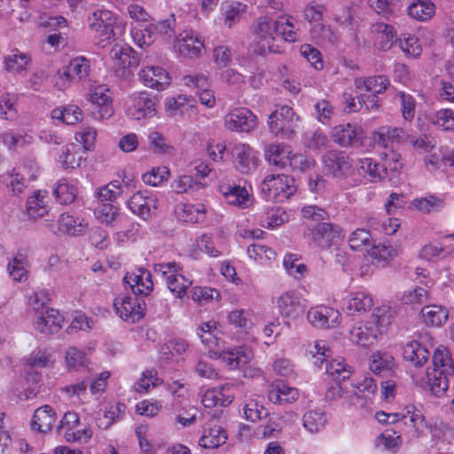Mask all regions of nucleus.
I'll list each match as a JSON object with an SVG mask.
<instances>
[{
  "instance_id": "f257e3e1",
  "label": "nucleus",
  "mask_w": 454,
  "mask_h": 454,
  "mask_svg": "<svg viewBox=\"0 0 454 454\" xmlns=\"http://www.w3.org/2000/svg\"><path fill=\"white\" fill-rule=\"evenodd\" d=\"M51 299L48 290L40 289L30 294L27 300L28 310L33 314V328L43 335L57 333L65 320L58 309L47 306Z\"/></svg>"
},
{
  "instance_id": "f03ea898",
  "label": "nucleus",
  "mask_w": 454,
  "mask_h": 454,
  "mask_svg": "<svg viewBox=\"0 0 454 454\" xmlns=\"http://www.w3.org/2000/svg\"><path fill=\"white\" fill-rule=\"evenodd\" d=\"M278 23L269 17H260L253 26V41L250 48L254 54L265 56L270 53L280 52L276 43Z\"/></svg>"
},
{
  "instance_id": "7ed1b4c3",
  "label": "nucleus",
  "mask_w": 454,
  "mask_h": 454,
  "mask_svg": "<svg viewBox=\"0 0 454 454\" xmlns=\"http://www.w3.org/2000/svg\"><path fill=\"white\" fill-rule=\"evenodd\" d=\"M153 270L165 280L168 289L176 298L182 299L187 294L192 280L184 275L183 268L179 263L160 262L155 264Z\"/></svg>"
},
{
  "instance_id": "20e7f679",
  "label": "nucleus",
  "mask_w": 454,
  "mask_h": 454,
  "mask_svg": "<svg viewBox=\"0 0 454 454\" xmlns=\"http://www.w3.org/2000/svg\"><path fill=\"white\" fill-rule=\"evenodd\" d=\"M261 190L267 200L284 202L295 193V181L286 174H270L263 178Z\"/></svg>"
},
{
  "instance_id": "39448f33",
  "label": "nucleus",
  "mask_w": 454,
  "mask_h": 454,
  "mask_svg": "<svg viewBox=\"0 0 454 454\" xmlns=\"http://www.w3.org/2000/svg\"><path fill=\"white\" fill-rule=\"evenodd\" d=\"M90 72V62L85 57H76L59 69L56 75L55 85L59 90H65L72 82H80L85 80Z\"/></svg>"
},
{
  "instance_id": "423d86ee",
  "label": "nucleus",
  "mask_w": 454,
  "mask_h": 454,
  "mask_svg": "<svg viewBox=\"0 0 454 454\" xmlns=\"http://www.w3.org/2000/svg\"><path fill=\"white\" fill-rule=\"evenodd\" d=\"M116 22L117 15L105 8H98L89 16V27L95 38L101 43L114 38Z\"/></svg>"
},
{
  "instance_id": "0eeeda50",
  "label": "nucleus",
  "mask_w": 454,
  "mask_h": 454,
  "mask_svg": "<svg viewBox=\"0 0 454 454\" xmlns=\"http://www.w3.org/2000/svg\"><path fill=\"white\" fill-rule=\"evenodd\" d=\"M126 114L137 121L154 117L157 114L154 98L145 90L131 94L126 101Z\"/></svg>"
},
{
  "instance_id": "6e6552de",
  "label": "nucleus",
  "mask_w": 454,
  "mask_h": 454,
  "mask_svg": "<svg viewBox=\"0 0 454 454\" xmlns=\"http://www.w3.org/2000/svg\"><path fill=\"white\" fill-rule=\"evenodd\" d=\"M232 164L241 174L254 173L260 163L259 153L246 143L235 144L231 148Z\"/></svg>"
},
{
  "instance_id": "1a4fd4ad",
  "label": "nucleus",
  "mask_w": 454,
  "mask_h": 454,
  "mask_svg": "<svg viewBox=\"0 0 454 454\" xmlns=\"http://www.w3.org/2000/svg\"><path fill=\"white\" fill-rule=\"evenodd\" d=\"M298 122L299 116L286 105L276 106L267 121L270 131L275 135L293 132Z\"/></svg>"
},
{
  "instance_id": "9d476101",
  "label": "nucleus",
  "mask_w": 454,
  "mask_h": 454,
  "mask_svg": "<svg viewBox=\"0 0 454 454\" xmlns=\"http://www.w3.org/2000/svg\"><path fill=\"white\" fill-rule=\"evenodd\" d=\"M209 357L221 360L230 370H236L249 363L254 357V353L252 348L247 346L227 349H221L220 348L209 351Z\"/></svg>"
},
{
  "instance_id": "9b49d317",
  "label": "nucleus",
  "mask_w": 454,
  "mask_h": 454,
  "mask_svg": "<svg viewBox=\"0 0 454 454\" xmlns=\"http://www.w3.org/2000/svg\"><path fill=\"white\" fill-rule=\"evenodd\" d=\"M116 314L123 320L135 323L145 316V303L137 297L120 294L114 301Z\"/></svg>"
},
{
  "instance_id": "f8f14e48",
  "label": "nucleus",
  "mask_w": 454,
  "mask_h": 454,
  "mask_svg": "<svg viewBox=\"0 0 454 454\" xmlns=\"http://www.w3.org/2000/svg\"><path fill=\"white\" fill-rule=\"evenodd\" d=\"M218 191L225 203L230 206L245 209L248 208L253 204V195L246 186L229 184L226 181L222 180L219 182Z\"/></svg>"
},
{
  "instance_id": "ddd939ff",
  "label": "nucleus",
  "mask_w": 454,
  "mask_h": 454,
  "mask_svg": "<svg viewBox=\"0 0 454 454\" xmlns=\"http://www.w3.org/2000/svg\"><path fill=\"white\" fill-rule=\"evenodd\" d=\"M127 206L134 215L146 220L156 213L159 207V200L152 192L139 191L130 197Z\"/></svg>"
},
{
  "instance_id": "4468645a",
  "label": "nucleus",
  "mask_w": 454,
  "mask_h": 454,
  "mask_svg": "<svg viewBox=\"0 0 454 454\" xmlns=\"http://www.w3.org/2000/svg\"><path fill=\"white\" fill-rule=\"evenodd\" d=\"M224 126L231 131L249 132L257 126V117L249 109L238 107L224 116Z\"/></svg>"
},
{
  "instance_id": "2eb2a0df",
  "label": "nucleus",
  "mask_w": 454,
  "mask_h": 454,
  "mask_svg": "<svg viewBox=\"0 0 454 454\" xmlns=\"http://www.w3.org/2000/svg\"><path fill=\"white\" fill-rule=\"evenodd\" d=\"M302 294L294 289L281 292L272 299V302L284 318L295 317L302 308Z\"/></svg>"
},
{
  "instance_id": "dca6fc26",
  "label": "nucleus",
  "mask_w": 454,
  "mask_h": 454,
  "mask_svg": "<svg viewBox=\"0 0 454 454\" xmlns=\"http://www.w3.org/2000/svg\"><path fill=\"white\" fill-rule=\"evenodd\" d=\"M88 223L77 215L69 213L61 214L56 223L47 224L53 233L66 234L73 237L82 236L88 228Z\"/></svg>"
},
{
  "instance_id": "f3484780",
  "label": "nucleus",
  "mask_w": 454,
  "mask_h": 454,
  "mask_svg": "<svg viewBox=\"0 0 454 454\" xmlns=\"http://www.w3.org/2000/svg\"><path fill=\"white\" fill-rule=\"evenodd\" d=\"M443 239L449 243L440 241H430L425 244L419 254V258L424 261L436 262L446 259L454 253V232L443 236Z\"/></svg>"
},
{
  "instance_id": "a211bd4d",
  "label": "nucleus",
  "mask_w": 454,
  "mask_h": 454,
  "mask_svg": "<svg viewBox=\"0 0 454 454\" xmlns=\"http://www.w3.org/2000/svg\"><path fill=\"white\" fill-rule=\"evenodd\" d=\"M323 164L326 171L335 177H353L355 168L349 158L343 153L330 151L323 157Z\"/></svg>"
},
{
  "instance_id": "6ab92c4d",
  "label": "nucleus",
  "mask_w": 454,
  "mask_h": 454,
  "mask_svg": "<svg viewBox=\"0 0 454 454\" xmlns=\"http://www.w3.org/2000/svg\"><path fill=\"white\" fill-rule=\"evenodd\" d=\"M137 75L139 81L145 87L159 91L166 90L171 82L168 73L159 66H144L140 68Z\"/></svg>"
},
{
  "instance_id": "aec40b11",
  "label": "nucleus",
  "mask_w": 454,
  "mask_h": 454,
  "mask_svg": "<svg viewBox=\"0 0 454 454\" xmlns=\"http://www.w3.org/2000/svg\"><path fill=\"white\" fill-rule=\"evenodd\" d=\"M307 319L315 327L329 329L340 325L341 314L334 308L318 305L308 311Z\"/></svg>"
},
{
  "instance_id": "412c9836",
  "label": "nucleus",
  "mask_w": 454,
  "mask_h": 454,
  "mask_svg": "<svg viewBox=\"0 0 454 454\" xmlns=\"http://www.w3.org/2000/svg\"><path fill=\"white\" fill-rule=\"evenodd\" d=\"M89 100L94 106L92 114L96 120H105L112 116V95L106 85L96 86L90 92Z\"/></svg>"
},
{
  "instance_id": "4be33fe9",
  "label": "nucleus",
  "mask_w": 454,
  "mask_h": 454,
  "mask_svg": "<svg viewBox=\"0 0 454 454\" xmlns=\"http://www.w3.org/2000/svg\"><path fill=\"white\" fill-rule=\"evenodd\" d=\"M175 48L180 55L198 58L205 51L203 40L193 31H184L176 39Z\"/></svg>"
},
{
  "instance_id": "5701e85b",
  "label": "nucleus",
  "mask_w": 454,
  "mask_h": 454,
  "mask_svg": "<svg viewBox=\"0 0 454 454\" xmlns=\"http://www.w3.org/2000/svg\"><path fill=\"white\" fill-rule=\"evenodd\" d=\"M196 333L201 343L208 348V352L221 348L223 332L219 322L215 320L202 322L198 326Z\"/></svg>"
},
{
  "instance_id": "b1692460",
  "label": "nucleus",
  "mask_w": 454,
  "mask_h": 454,
  "mask_svg": "<svg viewBox=\"0 0 454 454\" xmlns=\"http://www.w3.org/2000/svg\"><path fill=\"white\" fill-rule=\"evenodd\" d=\"M370 320L356 323L349 331V340L362 347H370L377 342L381 335Z\"/></svg>"
},
{
  "instance_id": "393cba45",
  "label": "nucleus",
  "mask_w": 454,
  "mask_h": 454,
  "mask_svg": "<svg viewBox=\"0 0 454 454\" xmlns=\"http://www.w3.org/2000/svg\"><path fill=\"white\" fill-rule=\"evenodd\" d=\"M234 387V383H226L219 387L207 389L201 397V403L206 408L227 406L233 401Z\"/></svg>"
},
{
  "instance_id": "a878e982",
  "label": "nucleus",
  "mask_w": 454,
  "mask_h": 454,
  "mask_svg": "<svg viewBox=\"0 0 454 454\" xmlns=\"http://www.w3.org/2000/svg\"><path fill=\"white\" fill-rule=\"evenodd\" d=\"M124 282L130 286L135 294L142 296L149 295L153 289L152 274L145 268L128 272L124 277Z\"/></svg>"
},
{
  "instance_id": "bb28decb",
  "label": "nucleus",
  "mask_w": 454,
  "mask_h": 454,
  "mask_svg": "<svg viewBox=\"0 0 454 454\" xmlns=\"http://www.w3.org/2000/svg\"><path fill=\"white\" fill-rule=\"evenodd\" d=\"M299 390L283 380L272 382L268 388L267 396L270 402L284 405L293 403L299 398Z\"/></svg>"
},
{
  "instance_id": "cd10ccee",
  "label": "nucleus",
  "mask_w": 454,
  "mask_h": 454,
  "mask_svg": "<svg viewBox=\"0 0 454 454\" xmlns=\"http://www.w3.org/2000/svg\"><path fill=\"white\" fill-rule=\"evenodd\" d=\"M369 367L375 375L389 377L396 371L397 364L389 352L376 350L369 358Z\"/></svg>"
},
{
  "instance_id": "c85d7f7f",
  "label": "nucleus",
  "mask_w": 454,
  "mask_h": 454,
  "mask_svg": "<svg viewBox=\"0 0 454 454\" xmlns=\"http://www.w3.org/2000/svg\"><path fill=\"white\" fill-rule=\"evenodd\" d=\"M109 54L117 71L136 67L139 64L136 51L128 44H114Z\"/></svg>"
},
{
  "instance_id": "c756f323",
  "label": "nucleus",
  "mask_w": 454,
  "mask_h": 454,
  "mask_svg": "<svg viewBox=\"0 0 454 454\" xmlns=\"http://www.w3.org/2000/svg\"><path fill=\"white\" fill-rule=\"evenodd\" d=\"M309 237L320 247H329L341 238V231L338 226L330 223H318L310 230Z\"/></svg>"
},
{
  "instance_id": "7c9ffc66",
  "label": "nucleus",
  "mask_w": 454,
  "mask_h": 454,
  "mask_svg": "<svg viewBox=\"0 0 454 454\" xmlns=\"http://www.w3.org/2000/svg\"><path fill=\"white\" fill-rule=\"evenodd\" d=\"M50 203L51 199L47 191H35L27 199L26 210L28 216L34 219H37L47 215L51 209Z\"/></svg>"
},
{
  "instance_id": "2f4dec72",
  "label": "nucleus",
  "mask_w": 454,
  "mask_h": 454,
  "mask_svg": "<svg viewBox=\"0 0 454 454\" xmlns=\"http://www.w3.org/2000/svg\"><path fill=\"white\" fill-rule=\"evenodd\" d=\"M291 147L284 143L270 144L264 148V157L270 165L285 168L292 157Z\"/></svg>"
},
{
  "instance_id": "473e14b6",
  "label": "nucleus",
  "mask_w": 454,
  "mask_h": 454,
  "mask_svg": "<svg viewBox=\"0 0 454 454\" xmlns=\"http://www.w3.org/2000/svg\"><path fill=\"white\" fill-rule=\"evenodd\" d=\"M354 168L355 174L357 173L371 182H379L386 176V168L369 157L359 159Z\"/></svg>"
},
{
  "instance_id": "72a5a7b5",
  "label": "nucleus",
  "mask_w": 454,
  "mask_h": 454,
  "mask_svg": "<svg viewBox=\"0 0 454 454\" xmlns=\"http://www.w3.org/2000/svg\"><path fill=\"white\" fill-rule=\"evenodd\" d=\"M220 12L223 18V24L231 28L245 16L247 12V5L245 3L226 0L221 4Z\"/></svg>"
},
{
  "instance_id": "f704fd0d",
  "label": "nucleus",
  "mask_w": 454,
  "mask_h": 454,
  "mask_svg": "<svg viewBox=\"0 0 454 454\" xmlns=\"http://www.w3.org/2000/svg\"><path fill=\"white\" fill-rule=\"evenodd\" d=\"M374 38V45L377 49L387 51L391 49L396 42V32L395 28L386 23H376L372 27Z\"/></svg>"
},
{
  "instance_id": "c9c22d12",
  "label": "nucleus",
  "mask_w": 454,
  "mask_h": 454,
  "mask_svg": "<svg viewBox=\"0 0 454 454\" xmlns=\"http://www.w3.org/2000/svg\"><path fill=\"white\" fill-rule=\"evenodd\" d=\"M37 171L38 168L35 162L14 168L10 181L12 191L17 194L22 192L26 180H35Z\"/></svg>"
},
{
  "instance_id": "e433bc0d",
  "label": "nucleus",
  "mask_w": 454,
  "mask_h": 454,
  "mask_svg": "<svg viewBox=\"0 0 454 454\" xmlns=\"http://www.w3.org/2000/svg\"><path fill=\"white\" fill-rule=\"evenodd\" d=\"M56 160L64 169L75 168L84 160V152L76 144L70 143L61 147Z\"/></svg>"
},
{
  "instance_id": "4c0bfd02",
  "label": "nucleus",
  "mask_w": 454,
  "mask_h": 454,
  "mask_svg": "<svg viewBox=\"0 0 454 454\" xmlns=\"http://www.w3.org/2000/svg\"><path fill=\"white\" fill-rule=\"evenodd\" d=\"M158 30L160 33L168 34L171 30L169 24L166 21L159 23L155 27L152 25L146 26L144 28H134L131 31V35L134 43L140 48L151 45L155 40L154 31Z\"/></svg>"
},
{
  "instance_id": "58836bf2",
  "label": "nucleus",
  "mask_w": 454,
  "mask_h": 454,
  "mask_svg": "<svg viewBox=\"0 0 454 454\" xmlns=\"http://www.w3.org/2000/svg\"><path fill=\"white\" fill-rule=\"evenodd\" d=\"M420 317L427 326L441 327L449 319V310L442 305H426L420 310Z\"/></svg>"
},
{
  "instance_id": "ea45409f",
  "label": "nucleus",
  "mask_w": 454,
  "mask_h": 454,
  "mask_svg": "<svg viewBox=\"0 0 454 454\" xmlns=\"http://www.w3.org/2000/svg\"><path fill=\"white\" fill-rule=\"evenodd\" d=\"M373 306V298L366 291L350 293L345 300V307L349 314L365 313Z\"/></svg>"
},
{
  "instance_id": "a19ab883",
  "label": "nucleus",
  "mask_w": 454,
  "mask_h": 454,
  "mask_svg": "<svg viewBox=\"0 0 454 454\" xmlns=\"http://www.w3.org/2000/svg\"><path fill=\"white\" fill-rule=\"evenodd\" d=\"M57 419L56 412L50 405H43L35 411L31 421L32 429L40 433L49 432Z\"/></svg>"
},
{
  "instance_id": "79ce46f5",
  "label": "nucleus",
  "mask_w": 454,
  "mask_h": 454,
  "mask_svg": "<svg viewBox=\"0 0 454 454\" xmlns=\"http://www.w3.org/2000/svg\"><path fill=\"white\" fill-rule=\"evenodd\" d=\"M355 86L359 93L370 92L372 95L383 93L389 86V80L384 75L370 77H358L355 80Z\"/></svg>"
},
{
  "instance_id": "37998d69",
  "label": "nucleus",
  "mask_w": 454,
  "mask_h": 454,
  "mask_svg": "<svg viewBox=\"0 0 454 454\" xmlns=\"http://www.w3.org/2000/svg\"><path fill=\"white\" fill-rule=\"evenodd\" d=\"M227 438V433L221 426L213 425L203 430L199 445L204 449H215L224 444Z\"/></svg>"
},
{
  "instance_id": "c03bdc74",
  "label": "nucleus",
  "mask_w": 454,
  "mask_h": 454,
  "mask_svg": "<svg viewBox=\"0 0 454 454\" xmlns=\"http://www.w3.org/2000/svg\"><path fill=\"white\" fill-rule=\"evenodd\" d=\"M403 356L415 367H422L428 360L429 351L417 340H410L403 348Z\"/></svg>"
},
{
  "instance_id": "a18cd8bd",
  "label": "nucleus",
  "mask_w": 454,
  "mask_h": 454,
  "mask_svg": "<svg viewBox=\"0 0 454 454\" xmlns=\"http://www.w3.org/2000/svg\"><path fill=\"white\" fill-rule=\"evenodd\" d=\"M445 206L443 196L429 195L416 198L410 202L409 207L422 214H432L441 211Z\"/></svg>"
},
{
  "instance_id": "49530a36",
  "label": "nucleus",
  "mask_w": 454,
  "mask_h": 454,
  "mask_svg": "<svg viewBox=\"0 0 454 454\" xmlns=\"http://www.w3.org/2000/svg\"><path fill=\"white\" fill-rule=\"evenodd\" d=\"M452 372L437 371L428 368L427 371V384L431 393L440 397L443 395L449 387L448 376Z\"/></svg>"
},
{
  "instance_id": "de8ad7c7",
  "label": "nucleus",
  "mask_w": 454,
  "mask_h": 454,
  "mask_svg": "<svg viewBox=\"0 0 454 454\" xmlns=\"http://www.w3.org/2000/svg\"><path fill=\"white\" fill-rule=\"evenodd\" d=\"M395 315V308L388 304H382L374 310L369 320L370 322H373L372 324L382 335L391 325Z\"/></svg>"
},
{
  "instance_id": "09e8293b",
  "label": "nucleus",
  "mask_w": 454,
  "mask_h": 454,
  "mask_svg": "<svg viewBox=\"0 0 454 454\" xmlns=\"http://www.w3.org/2000/svg\"><path fill=\"white\" fill-rule=\"evenodd\" d=\"M176 213L184 222L200 223L205 221L207 208L204 204H182L177 207Z\"/></svg>"
},
{
  "instance_id": "8fccbe9b",
  "label": "nucleus",
  "mask_w": 454,
  "mask_h": 454,
  "mask_svg": "<svg viewBox=\"0 0 454 454\" xmlns=\"http://www.w3.org/2000/svg\"><path fill=\"white\" fill-rule=\"evenodd\" d=\"M327 421L328 415L322 409L309 410L302 417L303 427L310 434H317L324 430Z\"/></svg>"
},
{
  "instance_id": "3c124183",
  "label": "nucleus",
  "mask_w": 454,
  "mask_h": 454,
  "mask_svg": "<svg viewBox=\"0 0 454 454\" xmlns=\"http://www.w3.org/2000/svg\"><path fill=\"white\" fill-rule=\"evenodd\" d=\"M51 117L60 123L74 125L82 121V112L78 106L69 104L54 108L51 113Z\"/></svg>"
},
{
  "instance_id": "603ef678",
  "label": "nucleus",
  "mask_w": 454,
  "mask_h": 454,
  "mask_svg": "<svg viewBox=\"0 0 454 454\" xmlns=\"http://www.w3.org/2000/svg\"><path fill=\"white\" fill-rule=\"evenodd\" d=\"M64 360L66 368L73 372L86 368L90 364L86 352L74 346L67 348L64 354Z\"/></svg>"
},
{
  "instance_id": "864d4df0",
  "label": "nucleus",
  "mask_w": 454,
  "mask_h": 454,
  "mask_svg": "<svg viewBox=\"0 0 454 454\" xmlns=\"http://www.w3.org/2000/svg\"><path fill=\"white\" fill-rule=\"evenodd\" d=\"M282 263L286 272L296 280H301L308 275V267L297 254H286Z\"/></svg>"
},
{
  "instance_id": "5fc2aeb1",
  "label": "nucleus",
  "mask_w": 454,
  "mask_h": 454,
  "mask_svg": "<svg viewBox=\"0 0 454 454\" xmlns=\"http://www.w3.org/2000/svg\"><path fill=\"white\" fill-rule=\"evenodd\" d=\"M408 15L419 21L430 20L435 12L434 4L431 0H414L407 8Z\"/></svg>"
},
{
  "instance_id": "6e6d98bb",
  "label": "nucleus",
  "mask_w": 454,
  "mask_h": 454,
  "mask_svg": "<svg viewBox=\"0 0 454 454\" xmlns=\"http://www.w3.org/2000/svg\"><path fill=\"white\" fill-rule=\"evenodd\" d=\"M31 60L32 59L29 53L14 50L10 55L4 58V68L8 72L21 73L27 70Z\"/></svg>"
},
{
  "instance_id": "4d7b16f0",
  "label": "nucleus",
  "mask_w": 454,
  "mask_h": 454,
  "mask_svg": "<svg viewBox=\"0 0 454 454\" xmlns=\"http://www.w3.org/2000/svg\"><path fill=\"white\" fill-rule=\"evenodd\" d=\"M247 256L261 265H270L276 258L275 251L260 243H254L247 248Z\"/></svg>"
},
{
  "instance_id": "13d9d810",
  "label": "nucleus",
  "mask_w": 454,
  "mask_h": 454,
  "mask_svg": "<svg viewBox=\"0 0 454 454\" xmlns=\"http://www.w3.org/2000/svg\"><path fill=\"white\" fill-rule=\"evenodd\" d=\"M28 261L24 254L15 255L7 265L10 277L15 282L26 281L28 278Z\"/></svg>"
},
{
  "instance_id": "bf43d9fd",
  "label": "nucleus",
  "mask_w": 454,
  "mask_h": 454,
  "mask_svg": "<svg viewBox=\"0 0 454 454\" xmlns=\"http://www.w3.org/2000/svg\"><path fill=\"white\" fill-rule=\"evenodd\" d=\"M425 162L434 169L443 167H454V147L442 146L439 153H433L426 157Z\"/></svg>"
},
{
  "instance_id": "052dcab7",
  "label": "nucleus",
  "mask_w": 454,
  "mask_h": 454,
  "mask_svg": "<svg viewBox=\"0 0 454 454\" xmlns=\"http://www.w3.org/2000/svg\"><path fill=\"white\" fill-rule=\"evenodd\" d=\"M193 99L184 94L168 97L164 100V111L167 116L176 117L181 114L187 106H192Z\"/></svg>"
},
{
  "instance_id": "680f3d73",
  "label": "nucleus",
  "mask_w": 454,
  "mask_h": 454,
  "mask_svg": "<svg viewBox=\"0 0 454 454\" xmlns=\"http://www.w3.org/2000/svg\"><path fill=\"white\" fill-rule=\"evenodd\" d=\"M403 130L396 127H381L373 133V140L384 147L399 143L403 137Z\"/></svg>"
},
{
  "instance_id": "e2e57ef3",
  "label": "nucleus",
  "mask_w": 454,
  "mask_h": 454,
  "mask_svg": "<svg viewBox=\"0 0 454 454\" xmlns=\"http://www.w3.org/2000/svg\"><path fill=\"white\" fill-rule=\"evenodd\" d=\"M53 193L60 204H70L74 201L78 194L77 184L66 179L59 181Z\"/></svg>"
},
{
  "instance_id": "0e129e2a",
  "label": "nucleus",
  "mask_w": 454,
  "mask_h": 454,
  "mask_svg": "<svg viewBox=\"0 0 454 454\" xmlns=\"http://www.w3.org/2000/svg\"><path fill=\"white\" fill-rule=\"evenodd\" d=\"M370 257L378 263H387L397 255L396 249L387 241L373 244L368 250Z\"/></svg>"
},
{
  "instance_id": "69168bd1",
  "label": "nucleus",
  "mask_w": 454,
  "mask_h": 454,
  "mask_svg": "<svg viewBox=\"0 0 454 454\" xmlns=\"http://www.w3.org/2000/svg\"><path fill=\"white\" fill-rule=\"evenodd\" d=\"M126 409L125 404L121 403H114L109 404L104 411L103 416L98 418L97 425L98 427L107 429L116 420L120 419Z\"/></svg>"
},
{
  "instance_id": "338daca9",
  "label": "nucleus",
  "mask_w": 454,
  "mask_h": 454,
  "mask_svg": "<svg viewBox=\"0 0 454 454\" xmlns=\"http://www.w3.org/2000/svg\"><path fill=\"white\" fill-rule=\"evenodd\" d=\"M326 373L333 380L340 381L351 376V367L341 357L333 359L326 366Z\"/></svg>"
},
{
  "instance_id": "774afa93",
  "label": "nucleus",
  "mask_w": 454,
  "mask_h": 454,
  "mask_svg": "<svg viewBox=\"0 0 454 454\" xmlns=\"http://www.w3.org/2000/svg\"><path fill=\"white\" fill-rule=\"evenodd\" d=\"M431 121L438 129L454 132V110L441 109L432 115Z\"/></svg>"
}]
</instances>
